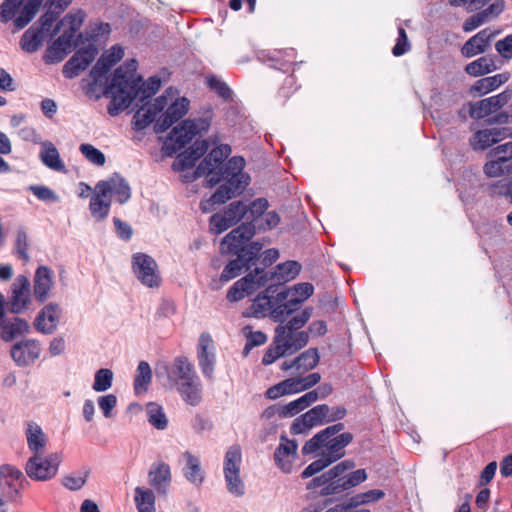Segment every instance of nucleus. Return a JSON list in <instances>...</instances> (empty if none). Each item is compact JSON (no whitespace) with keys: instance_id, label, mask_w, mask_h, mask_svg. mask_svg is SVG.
<instances>
[{"instance_id":"1","label":"nucleus","mask_w":512,"mask_h":512,"mask_svg":"<svg viewBox=\"0 0 512 512\" xmlns=\"http://www.w3.org/2000/svg\"><path fill=\"white\" fill-rule=\"evenodd\" d=\"M256 233L252 221L242 223L229 232L221 241V252L236 256L230 260L221 273V280L224 282L239 276L243 271H249L252 266L261 268L260 275L266 274L265 269L276 262L279 258V251L275 248L261 251L264 244L260 241L249 242Z\"/></svg>"},{"instance_id":"2","label":"nucleus","mask_w":512,"mask_h":512,"mask_svg":"<svg viewBox=\"0 0 512 512\" xmlns=\"http://www.w3.org/2000/svg\"><path fill=\"white\" fill-rule=\"evenodd\" d=\"M137 66V61L131 59L114 71L111 83L103 91L105 97L111 98L107 108L109 115H119L134 99L139 98L140 102H144L160 89V78L152 76L146 82H142V77L136 76Z\"/></svg>"},{"instance_id":"3","label":"nucleus","mask_w":512,"mask_h":512,"mask_svg":"<svg viewBox=\"0 0 512 512\" xmlns=\"http://www.w3.org/2000/svg\"><path fill=\"white\" fill-rule=\"evenodd\" d=\"M245 159L242 156L230 158L225 167L206 179V187L218 186L214 194L200 202V209L203 213H210L215 206L226 203L243 193L250 183V176L243 172Z\"/></svg>"},{"instance_id":"4","label":"nucleus","mask_w":512,"mask_h":512,"mask_svg":"<svg viewBox=\"0 0 512 512\" xmlns=\"http://www.w3.org/2000/svg\"><path fill=\"white\" fill-rule=\"evenodd\" d=\"M344 429L343 423H337L326 427L316 433L302 447V454H313L322 449L321 455L329 460L331 464L345 455V447L353 440L349 432L341 433Z\"/></svg>"},{"instance_id":"5","label":"nucleus","mask_w":512,"mask_h":512,"mask_svg":"<svg viewBox=\"0 0 512 512\" xmlns=\"http://www.w3.org/2000/svg\"><path fill=\"white\" fill-rule=\"evenodd\" d=\"M360 482H309L306 489L308 497L315 501L313 510L304 508L302 512H321L327 505L339 501L344 492Z\"/></svg>"},{"instance_id":"6","label":"nucleus","mask_w":512,"mask_h":512,"mask_svg":"<svg viewBox=\"0 0 512 512\" xmlns=\"http://www.w3.org/2000/svg\"><path fill=\"white\" fill-rule=\"evenodd\" d=\"M61 462L60 453H51L46 457L38 454L28 459L25 470L32 480H49L56 476Z\"/></svg>"},{"instance_id":"7","label":"nucleus","mask_w":512,"mask_h":512,"mask_svg":"<svg viewBox=\"0 0 512 512\" xmlns=\"http://www.w3.org/2000/svg\"><path fill=\"white\" fill-rule=\"evenodd\" d=\"M198 133L195 120L186 119L180 125L174 127L163 145V151L167 156H173L188 144Z\"/></svg>"},{"instance_id":"8","label":"nucleus","mask_w":512,"mask_h":512,"mask_svg":"<svg viewBox=\"0 0 512 512\" xmlns=\"http://www.w3.org/2000/svg\"><path fill=\"white\" fill-rule=\"evenodd\" d=\"M261 268H254L253 272H249L243 278L237 280L228 290L227 299L230 302H237L242 300L245 295L254 293L261 287L267 285L268 274L260 275Z\"/></svg>"},{"instance_id":"9","label":"nucleus","mask_w":512,"mask_h":512,"mask_svg":"<svg viewBox=\"0 0 512 512\" xmlns=\"http://www.w3.org/2000/svg\"><path fill=\"white\" fill-rule=\"evenodd\" d=\"M330 413V407L327 404H320L306 413L300 415L292 422L290 433L299 435L308 432L311 428L328 423L327 417Z\"/></svg>"},{"instance_id":"10","label":"nucleus","mask_w":512,"mask_h":512,"mask_svg":"<svg viewBox=\"0 0 512 512\" xmlns=\"http://www.w3.org/2000/svg\"><path fill=\"white\" fill-rule=\"evenodd\" d=\"M132 269L138 280L150 288L158 287L160 277L157 273L155 260L144 253H136L132 257Z\"/></svg>"},{"instance_id":"11","label":"nucleus","mask_w":512,"mask_h":512,"mask_svg":"<svg viewBox=\"0 0 512 512\" xmlns=\"http://www.w3.org/2000/svg\"><path fill=\"white\" fill-rule=\"evenodd\" d=\"M512 99V89L507 88L502 93L469 103V116L472 119H483L496 113Z\"/></svg>"},{"instance_id":"12","label":"nucleus","mask_w":512,"mask_h":512,"mask_svg":"<svg viewBox=\"0 0 512 512\" xmlns=\"http://www.w3.org/2000/svg\"><path fill=\"white\" fill-rule=\"evenodd\" d=\"M157 377L165 374L167 380L172 385H177L185 380H191V377L197 375L193 364L186 356L176 357L171 364H165L156 370Z\"/></svg>"},{"instance_id":"13","label":"nucleus","mask_w":512,"mask_h":512,"mask_svg":"<svg viewBox=\"0 0 512 512\" xmlns=\"http://www.w3.org/2000/svg\"><path fill=\"white\" fill-rule=\"evenodd\" d=\"M98 51L93 44L79 49L63 66L62 73L67 79H72L85 70L95 59Z\"/></svg>"},{"instance_id":"14","label":"nucleus","mask_w":512,"mask_h":512,"mask_svg":"<svg viewBox=\"0 0 512 512\" xmlns=\"http://www.w3.org/2000/svg\"><path fill=\"white\" fill-rule=\"evenodd\" d=\"M11 358L19 367L33 364L41 354V345L36 339H26L11 347Z\"/></svg>"},{"instance_id":"15","label":"nucleus","mask_w":512,"mask_h":512,"mask_svg":"<svg viewBox=\"0 0 512 512\" xmlns=\"http://www.w3.org/2000/svg\"><path fill=\"white\" fill-rule=\"evenodd\" d=\"M30 291L29 279L26 276L19 275L13 284L12 297L8 306L11 313L21 314L29 308L32 302Z\"/></svg>"},{"instance_id":"16","label":"nucleus","mask_w":512,"mask_h":512,"mask_svg":"<svg viewBox=\"0 0 512 512\" xmlns=\"http://www.w3.org/2000/svg\"><path fill=\"white\" fill-rule=\"evenodd\" d=\"M61 315L60 305L50 302L39 311L34 320V327L42 334L51 335L57 330Z\"/></svg>"},{"instance_id":"17","label":"nucleus","mask_w":512,"mask_h":512,"mask_svg":"<svg viewBox=\"0 0 512 512\" xmlns=\"http://www.w3.org/2000/svg\"><path fill=\"white\" fill-rule=\"evenodd\" d=\"M98 191L101 195H116V201L119 204H125L131 198V188L126 179L120 174L114 173L112 177L107 180H101L97 183Z\"/></svg>"},{"instance_id":"18","label":"nucleus","mask_w":512,"mask_h":512,"mask_svg":"<svg viewBox=\"0 0 512 512\" xmlns=\"http://www.w3.org/2000/svg\"><path fill=\"white\" fill-rule=\"evenodd\" d=\"M197 358L203 375L208 379H213L216 359L213 340L208 333H202L199 337Z\"/></svg>"},{"instance_id":"19","label":"nucleus","mask_w":512,"mask_h":512,"mask_svg":"<svg viewBox=\"0 0 512 512\" xmlns=\"http://www.w3.org/2000/svg\"><path fill=\"white\" fill-rule=\"evenodd\" d=\"M354 467L352 460H344L313 480H366V470H353Z\"/></svg>"},{"instance_id":"20","label":"nucleus","mask_w":512,"mask_h":512,"mask_svg":"<svg viewBox=\"0 0 512 512\" xmlns=\"http://www.w3.org/2000/svg\"><path fill=\"white\" fill-rule=\"evenodd\" d=\"M265 287L266 289L259 293L252 304L244 310V317L264 318L269 316L271 308L273 307L276 289L274 284H269Z\"/></svg>"},{"instance_id":"21","label":"nucleus","mask_w":512,"mask_h":512,"mask_svg":"<svg viewBox=\"0 0 512 512\" xmlns=\"http://www.w3.org/2000/svg\"><path fill=\"white\" fill-rule=\"evenodd\" d=\"M209 149L207 140H196L189 148L178 154L176 160L172 164V168L176 172H182L194 167Z\"/></svg>"},{"instance_id":"22","label":"nucleus","mask_w":512,"mask_h":512,"mask_svg":"<svg viewBox=\"0 0 512 512\" xmlns=\"http://www.w3.org/2000/svg\"><path fill=\"white\" fill-rule=\"evenodd\" d=\"M499 31H490L485 28L469 38L461 47V54L465 58H472L478 54L485 53L491 46L492 40Z\"/></svg>"},{"instance_id":"23","label":"nucleus","mask_w":512,"mask_h":512,"mask_svg":"<svg viewBox=\"0 0 512 512\" xmlns=\"http://www.w3.org/2000/svg\"><path fill=\"white\" fill-rule=\"evenodd\" d=\"M75 36L67 31L55 39L47 48L44 54V61L47 64H55L63 61L73 48V40Z\"/></svg>"},{"instance_id":"24","label":"nucleus","mask_w":512,"mask_h":512,"mask_svg":"<svg viewBox=\"0 0 512 512\" xmlns=\"http://www.w3.org/2000/svg\"><path fill=\"white\" fill-rule=\"evenodd\" d=\"M54 273L52 269L47 266H39L33 278V295L40 303H44L50 296V291L53 286Z\"/></svg>"},{"instance_id":"25","label":"nucleus","mask_w":512,"mask_h":512,"mask_svg":"<svg viewBox=\"0 0 512 512\" xmlns=\"http://www.w3.org/2000/svg\"><path fill=\"white\" fill-rule=\"evenodd\" d=\"M301 271V264L297 261L289 260L284 263H279L274 271L268 274L267 285L274 284L275 289H278V286L294 280Z\"/></svg>"},{"instance_id":"26","label":"nucleus","mask_w":512,"mask_h":512,"mask_svg":"<svg viewBox=\"0 0 512 512\" xmlns=\"http://www.w3.org/2000/svg\"><path fill=\"white\" fill-rule=\"evenodd\" d=\"M177 391L182 400L191 406H198L202 402V384L198 375L191 377V380L180 382Z\"/></svg>"},{"instance_id":"27","label":"nucleus","mask_w":512,"mask_h":512,"mask_svg":"<svg viewBox=\"0 0 512 512\" xmlns=\"http://www.w3.org/2000/svg\"><path fill=\"white\" fill-rule=\"evenodd\" d=\"M510 79L509 72H503L494 76L484 77L477 80L470 87V94L474 97L485 95L491 91H494L502 84L506 83Z\"/></svg>"},{"instance_id":"28","label":"nucleus","mask_w":512,"mask_h":512,"mask_svg":"<svg viewBox=\"0 0 512 512\" xmlns=\"http://www.w3.org/2000/svg\"><path fill=\"white\" fill-rule=\"evenodd\" d=\"M30 332L29 323L19 317H15L13 321L7 322L4 318L0 321V338L4 342H11L16 337L28 334Z\"/></svg>"},{"instance_id":"29","label":"nucleus","mask_w":512,"mask_h":512,"mask_svg":"<svg viewBox=\"0 0 512 512\" xmlns=\"http://www.w3.org/2000/svg\"><path fill=\"white\" fill-rule=\"evenodd\" d=\"M314 292V287L311 283L303 282L295 284L290 289H284L278 292V301H285L289 298L292 301V305H299L308 299Z\"/></svg>"},{"instance_id":"30","label":"nucleus","mask_w":512,"mask_h":512,"mask_svg":"<svg viewBox=\"0 0 512 512\" xmlns=\"http://www.w3.org/2000/svg\"><path fill=\"white\" fill-rule=\"evenodd\" d=\"M242 461L241 447L232 445L225 454L224 474L225 480H240L239 471Z\"/></svg>"},{"instance_id":"31","label":"nucleus","mask_w":512,"mask_h":512,"mask_svg":"<svg viewBox=\"0 0 512 512\" xmlns=\"http://www.w3.org/2000/svg\"><path fill=\"white\" fill-rule=\"evenodd\" d=\"M46 35L47 34L37 28V24H33L23 33L19 43L20 48L26 53H34L40 49Z\"/></svg>"},{"instance_id":"32","label":"nucleus","mask_w":512,"mask_h":512,"mask_svg":"<svg viewBox=\"0 0 512 512\" xmlns=\"http://www.w3.org/2000/svg\"><path fill=\"white\" fill-rule=\"evenodd\" d=\"M312 314H313V308L312 307H306L300 313L292 316L287 321V323H285L284 325H278L275 328L274 332H276L277 334L281 335L282 337L285 334L286 335L287 334H291L292 332H295V331L301 329L302 327H304L305 324L311 318Z\"/></svg>"},{"instance_id":"33","label":"nucleus","mask_w":512,"mask_h":512,"mask_svg":"<svg viewBox=\"0 0 512 512\" xmlns=\"http://www.w3.org/2000/svg\"><path fill=\"white\" fill-rule=\"evenodd\" d=\"M298 310L296 305H292V301L287 298L285 301H278V294L274 298L273 307L269 313V317L279 325L284 323Z\"/></svg>"},{"instance_id":"34","label":"nucleus","mask_w":512,"mask_h":512,"mask_svg":"<svg viewBox=\"0 0 512 512\" xmlns=\"http://www.w3.org/2000/svg\"><path fill=\"white\" fill-rule=\"evenodd\" d=\"M289 355L291 354L288 350V345L284 343V338L275 332L272 343L262 358V364L264 366H268L273 364L279 358Z\"/></svg>"},{"instance_id":"35","label":"nucleus","mask_w":512,"mask_h":512,"mask_svg":"<svg viewBox=\"0 0 512 512\" xmlns=\"http://www.w3.org/2000/svg\"><path fill=\"white\" fill-rule=\"evenodd\" d=\"M495 61L496 56H483L467 64L464 71L473 77L483 76L498 69Z\"/></svg>"},{"instance_id":"36","label":"nucleus","mask_w":512,"mask_h":512,"mask_svg":"<svg viewBox=\"0 0 512 512\" xmlns=\"http://www.w3.org/2000/svg\"><path fill=\"white\" fill-rule=\"evenodd\" d=\"M107 197L108 195H101V192L98 191L97 186L95 187L94 194L90 199L89 209L91 215L97 221H103L109 215L111 200L106 199Z\"/></svg>"},{"instance_id":"37","label":"nucleus","mask_w":512,"mask_h":512,"mask_svg":"<svg viewBox=\"0 0 512 512\" xmlns=\"http://www.w3.org/2000/svg\"><path fill=\"white\" fill-rule=\"evenodd\" d=\"M43 0H28L20 11V14L14 19L13 32H18L26 27L39 11Z\"/></svg>"},{"instance_id":"38","label":"nucleus","mask_w":512,"mask_h":512,"mask_svg":"<svg viewBox=\"0 0 512 512\" xmlns=\"http://www.w3.org/2000/svg\"><path fill=\"white\" fill-rule=\"evenodd\" d=\"M40 159L44 165L48 168L58 171L65 172V165L60 158L57 148L51 142H45L40 152Z\"/></svg>"},{"instance_id":"39","label":"nucleus","mask_w":512,"mask_h":512,"mask_svg":"<svg viewBox=\"0 0 512 512\" xmlns=\"http://www.w3.org/2000/svg\"><path fill=\"white\" fill-rule=\"evenodd\" d=\"M27 444L34 455L41 454L46 445V436L36 423H30L26 432Z\"/></svg>"},{"instance_id":"40","label":"nucleus","mask_w":512,"mask_h":512,"mask_svg":"<svg viewBox=\"0 0 512 512\" xmlns=\"http://www.w3.org/2000/svg\"><path fill=\"white\" fill-rule=\"evenodd\" d=\"M134 501L138 512H156V498L152 490L144 487H136Z\"/></svg>"},{"instance_id":"41","label":"nucleus","mask_w":512,"mask_h":512,"mask_svg":"<svg viewBox=\"0 0 512 512\" xmlns=\"http://www.w3.org/2000/svg\"><path fill=\"white\" fill-rule=\"evenodd\" d=\"M299 392L300 390L296 379L288 378L268 388L265 392V396L268 399L274 400L284 395H290Z\"/></svg>"},{"instance_id":"42","label":"nucleus","mask_w":512,"mask_h":512,"mask_svg":"<svg viewBox=\"0 0 512 512\" xmlns=\"http://www.w3.org/2000/svg\"><path fill=\"white\" fill-rule=\"evenodd\" d=\"M22 482H0V509L7 502H16L21 498Z\"/></svg>"},{"instance_id":"43","label":"nucleus","mask_w":512,"mask_h":512,"mask_svg":"<svg viewBox=\"0 0 512 512\" xmlns=\"http://www.w3.org/2000/svg\"><path fill=\"white\" fill-rule=\"evenodd\" d=\"M318 400V391H309L298 399L285 405L288 417H293Z\"/></svg>"},{"instance_id":"44","label":"nucleus","mask_w":512,"mask_h":512,"mask_svg":"<svg viewBox=\"0 0 512 512\" xmlns=\"http://www.w3.org/2000/svg\"><path fill=\"white\" fill-rule=\"evenodd\" d=\"M148 422L158 430H165L168 426V419L162 406L155 402H150L146 407Z\"/></svg>"},{"instance_id":"45","label":"nucleus","mask_w":512,"mask_h":512,"mask_svg":"<svg viewBox=\"0 0 512 512\" xmlns=\"http://www.w3.org/2000/svg\"><path fill=\"white\" fill-rule=\"evenodd\" d=\"M152 379V371L150 365L146 361L138 364L136 375L134 378V390L136 394L147 391L148 385Z\"/></svg>"},{"instance_id":"46","label":"nucleus","mask_w":512,"mask_h":512,"mask_svg":"<svg viewBox=\"0 0 512 512\" xmlns=\"http://www.w3.org/2000/svg\"><path fill=\"white\" fill-rule=\"evenodd\" d=\"M85 13L82 10H78L76 13L67 14L60 22H58L53 30L52 36L56 35L60 31V27L64 25V23H68L69 28L66 29L68 33L75 36L80 27L82 26Z\"/></svg>"},{"instance_id":"47","label":"nucleus","mask_w":512,"mask_h":512,"mask_svg":"<svg viewBox=\"0 0 512 512\" xmlns=\"http://www.w3.org/2000/svg\"><path fill=\"white\" fill-rule=\"evenodd\" d=\"M320 360L317 348H309L296 357L297 370L303 372L314 369Z\"/></svg>"},{"instance_id":"48","label":"nucleus","mask_w":512,"mask_h":512,"mask_svg":"<svg viewBox=\"0 0 512 512\" xmlns=\"http://www.w3.org/2000/svg\"><path fill=\"white\" fill-rule=\"evenodd\" d=\"M284 343L288 345L290 354H294L304 348L309 341L308 331H295L291 334L283 335Z\"/></svg>"},{"instance_id":"49","label":"nucleus","mask_w":512,"mask_h":512,"mask_svg":"<svg viewBox=\"0 0 512 512\" xmlns=\"http://www.w3.org/2000/svg\"><path fill=\"white\" fill-rule=\"evenodd\" d=\"M183 458L185 459L186 462L183 468L184 476L186 477V479L203 480V476L201 475L200 460L188 451H186L183 454Z\"/></svg>"},{"instance_id":"50","label":"nucleus","mask_w":512,"mask_h":512,"mask_svg":"<svg viewBox=\"0 0 512 512\" xmlns=\"http://www.w3.org/2000/svg\"><path fill=\"white\" fill-rule=\"evenodd\" d=\"M469 143L473 150L483 151L495 144V139L489 129L476 131L469 139Z\"/></svg>"},{"instance_id":"51","label":"nucleus","mask_w":512,"mask_h":512,"mask_svg":"<svg viewBox=\"0 0 512 512\" xmlns=\"http://www.w3.org/2000/svg\"><path fill=\"white\" fill-rule=\"evenodd\" d=\"M220 170V166L217 163L213 162V158L209 155L205 156V158L199 163L196 167L193 175L187 179V181H194L200 177L208 176L211 177L214 173Z\"/></svg>"},{"instance_id":"52","label":"nucleus","mask_w":512,"mask_h":512,"mask_svg":"<svg viewBox=\"0 0 512 512\" xmlns=\"http://www.w3.org/2000/svg\"><path fill=\"white\" fill-rule=\"evenodd\" d=\"M112 67L113 65H110L109 60L103 55L98 59L90 71V76L93 79V82L89 86V92L92 91L94 86L101 82L103 78H105L106 74Z\"/></svg>"},{"instance_id":"53","label":"nucleus","mask_w":512,"mask_h":512,"mask_svg":"<svg viewBox=\"0 0 512 512\" xmlns=\"http://www.w3.org/2000/svg\"><path fill=\"white\" fill-rule=\"evenodd\" d=\"M157 113L148 106L146 110L140 109L133 116V129L141 131L154 122Z\"/></svg>"},{"instance_id":"54","label":"nucleus","mask_w":512,"mask_h":512,"mask_svg":"<svg viewBox=\"0 0 512 512\" xmlns=\"http://www.w3.org/2000/svg\"><path fill=\"white\" fill-rule=\"evenodd\" d=\"M113 383V372L108 368H101L95 373L92 388L96 392H105L111 388Z\"/></svg>"},{"instance_id":"55","label":"nucleus","mask_w":512,"mask_h":512,"mask_svg":"<svg viewBox=\"0 0 512 512\" xmlns=\"http://www.w3.org/2000/svg\"><path fill=\"white\" fill-rule=\"evenodd\" d=\"M298 444L295 440H286V443H281L274 452V460L278 466L284 469V459L294 456L296 454Z\"/></svg>"},{"instance_id":"56","label":"nucleus","mask_w":512,"mask_h":512,"mask_svg":"<svg viewBox=\"0 0 512 512\" xmlns=\"http://www.w3.org/2000/svg\"><path fill=\"white\" fill-rule=\"evenodd\" d=\"M111 33V26L106 22H91L86 30V40L98 41L108 37Z\"/></svg>"},{"instance_id":"57","label":"nucleus","mask_w":512,"mask_h":512,"mask_svg":"<svg viewBox=\"0 0 512 512\" xmlns=\"http://www.w3.org/2000/svg\"><path fill=\"white\" fill-rule=\"evenodd\" d=\"M247 213L248 206L245 205L243 201H234L230 203L224 211V214L228 217L233 225H236L240 220H242L247 215Z\"/></svg>"},{"instance_id":"58","label":"nucleus","mask_w":512,"mask_h":512,"mask_svg":"<svg viewBox=\"0 0 512 512\" xmlns=\"http://www.w3.org/2000/svg\"><path fill=\"white\" fill-rule=\"evenodd\" d=\"M207 85L212 91H214L224 101H229L232 99V90L224 81L219 79L217 76H215V75L209 76L207 78Z\"/></svg>"},{"instance_id":"59","label":"nucleus","mask_w":512,"mask_h":512,"mask_svg":"<svg viewBox=\"0 0 512 512\" xmlns=\"http://www.w3.org/2000/svg\"><path fill=\"white\" fill-rule=\"evenodd\" d=\"M24 0H4L0 5V22L8 23L12 20Z\"/></svg>"},{"instance_id":"60","label":"nucleus","mask_w":512,"mask_h":512,"mask_svg":"<svg viewBox=\"0 0 512 512\" xmlns=\"http://www.w3.org/2000/svg\"><path fill=\"white\" fill-rule=\"evenodd\" d=\"M79 150L91 163L98 166H103L105 164V155L93 145L87 143L81 144Z\"/></svg>"},{"instance_id":"61","label":"nucleus","mask_w":512,"mask_h":512,"mask_svg":"<svg viewBox=\"0 0 512 512\" xmlns=\"http://www.w3.org/2000/svg\"><path fill=\"white\" fill-rule=\"evenodd\" d=\"M28 190L31 191L39 200L44 202H59L60 197L56 192L44 185H30Z\"/></svg>"},{"instance_id":"62","label":"nucleus","mask_w":512,"mask_h":512,"mask_svg":"<svg viewBox=\"0 0 512 512\" xmlns=\"http://www.w3.org/2000/svg\"><path fill=\"white\" fill-rule=\"evenodd\" d=\"M189 109V100L185 97L178 98L174 103H172L166 110L165 113H167L171 118L177 122L180 120Z\"/></svg>"},{"instance_id":"63","label":"nucleus","mask_w":512,"mask_h":512,"mask_svg":"<svg viewBox=\"0 0 512 512\" xmlns=\"http://www.w3.org/2000/svg\"><path fill=\"white\" fill-rule=\"evenodd\" d=\"M210 230L214 234H221L230 227L234 226L228 217L223 213H215L209 220Z\"/></svg>"},{"instance_id":"64","label":"nucleus","mask_w":512,"mask_h":512,"mask_svg":"<svg viewBox=\"0 0 512 512\" xmlns=\"http://www.w3.org/2000/svg\"><path fill=\"white\" fill-rule=\"evenodd\" d=\"M487 158H496L507 164L512 160V142L498 145L487 153Z\"/></svg>"}]
</instances>
